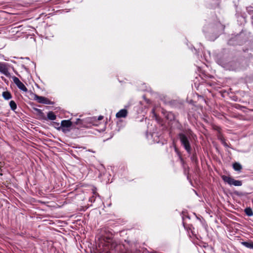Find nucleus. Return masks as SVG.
Here are the masks:
<instances>
[{"instance_id": "nucleus-1", "label": "nucleus", "mask_w": 253, "mask_h": 253, "mask_svg": "<svg viewBox=\"0 0 253 253\" xmlns=\"http://www.w3.org/2000/svg\"><path fill=\"white\" fill-rule=\"evenodd\" d=\"M177 128L180 130V132L178 134V137L181 145L189 154H191L192 153V147L190 141L192 138H194L196 135L191 129L186 127L184 128L181 125L178 126Z\"/></svg>"}, {"instance_id": "nucleus-2", "label": "nucleus", "mask_w": 253, "mask_h": 253, "mask_svg": "<svg viewBox=\"0 0 253 253\" xmlns=\"http://www.w3.org/2000/svg\"><path fill=\"white\" fill-rule=\"evenodd\" d=\"M222 178L225 182L228 183L230 185L241 186L242 185V181L235 180L233 178L230 176L223 175L222 176Z\"/></svg>"}, {"instance_id": "nucleus-3", "label": "nucleus", "mask_w": 253, "mask_h": 253, "mask_svg": "<svg viewBox=\"0 0 253 253\" xmlns=\"http://www.w3.org/2000/svg\"><path fill=\"white\" fill-rule=\"evenodd\" d=\"M72 126V122L70 120H63L61 122V129L66 133L70 131V127Z\"/></svg>"}, {"instance_id": "nucleus-4", "label": "nucleus", "mask_w": 253, "mask_h": 253, "mask_svg": "<svg viewBox=\"0 0 253 253\" xmlns=\"http://www.w3.org/2000/svg\"><path fill=\"white\" fill-rule=\"evenodd\" d=\"M34 99L37 100L39 103H42L44 104L53 105L54 102L49 100L48 98L43 97L39 96L36 94H34Z\"/></svg>"}, {"instance_id": "nucleus-5", "label": "nucleus", "mask_w": 253, "mask_h": 253, "mask_svg": "<svg viewBox=\"0 0 253 253\" xmlns=\"http://www.w3.org/2000/svg\"><path fill=\"white\" fill-rule=\"evenodd\" d=\"M12 80L14 84L17 85L19 89L24 92H27L28 89L18 78L14 76L12 77Z\"/></svg>"}, {"instance_id": "nucleus-6", "label": "nucleus", "mask_w": 253, "mask_h": 253, "mask_svg": "<svg viewBox=\"0 0 253 253\" xmlns=\"http://www.w3.org/2000/svg\"><path fill=\"white\" fill-rule=\"evenodd\" d=\"M127 115V111L125 109L120 110L116 115L117 118H125Z\"/></svg>"}, {"instance_id": "nucleus-7", "label": "nucleus", "mask_w": 253, "mask_h": 253, "mask_svg": "<svg viewBox=\"0 0 253 253\" xmlns=\"http://www.w3.org/2000/svg\"><path fill=\"white\" fill-rule=\"evenodd\" d=\"M34 110L37 112V114L39 116V118L40 119L46 120V118L42 110L37 108H34Z\"/></svg>"}, {"instance_id": "nucleus-8", "label": "nucleus", "mask_w": 253, "mask_h": 253, "mask_svg": "<svg viewBox=\"0 0 253 253\" xmlns=\"http://www.w3.org/2000/svg\"><path fill=\"white\" fill-rule=\"evenodd\" d=\"M46 120L54 121L56 119V116L52 111H49L47 114V117Z\"/></svg>"}, {"instance_id": "nucleus-9", "label": "nucleus", "mask_w": 253, "mask_h": 253, "mask_svg": "<svg viewBox=\"0 0 253 253\" xmlns=\"http://www.w3.org/2000/svg\"><path fill=\"white\" fill-rule=\"evenodd\" d=\"M242 245H243L245 247L253 250V242L252 241H249L248 242H242L241 243Z\"/></svg>"}, {"instance_id": "nucleus-10", "label": "nucleus", "mask_w": 253, "mask_h": 253, "mask_svg": "<svg viewBox=\"0 0 253 253\" xmlns=\"http://www.w3.org/2000/svg\"><path fill=\"white\" fill-rule=\"evenodd\" d=\"M233 168L235 171L240 172L242 169V166L240 163L235 162L233 164Z\"/></svg>"}, {"instance_id": "nucleus-11", "label": "nucleus", "mask_w": 253, "mask_h": 253, "mask_svg": "<svg viewBox=\"0 0 253 253\" xmlns=\"http://www.w3.org/2000/svg\"><path fill=\"white\" fill-rule=\"evenodd\" d=\"M217 138L225 147H228L227 143L225 142L224 138L223 137L222 134H221L220 132H219L218 134L217 135Z\"/></svg>"}, {"instance_id": "nucleus-12", "label": "nucleus", "mask_w": 253, "mask_h": 253, "mask_svg": "<svg viewBox=\"0 0 253 253\" xmlns=\"http://www.w3.org/2000/svg\"><path fill=\"white\" fill-rule=\"evenodd\" d=\"M2 96L5 100H9L12 98V95L9 91L3 92Z\"/></svg>"}, {"instance_id": "nucleus-13", "label": "nucleus", "mask_w": 253, "mask_h": 253, "mask_svg": "<svg viewBox=\"0 0 253 253\" xmlns=\"http://www.w3.org/2000/svg\"><path fill=\"white\" fill-rule=\"evenodd\" d=\"M175 115L174 114L171 112H168L167 115H166V118L168 120H169V121H172V120H174L175 119Z\"/></svg>"}, {"instance_id": "nucleus-14", "label": "nucleus", "mask_w": 253, "mask_h": 253, "mask_svg": "<svg viewBox=\"0 0 253 253\" xmlns=\"http://www.w3.org/2000/svg\"><path fill=\"white\" fill-rule=\"evenodd\" d=\"M190 159L192 162L195 163L196 165L198 164V160L196 152L192 154Z\"/></svg>"}, {"instance_id": "nucleus-15", "label": "nucleus", "mask_w": 253, "mask_h": 253, "mask_svg": "<svg viewBox=\"0 0 253 253\" xmlns=\"http://www.w3.org/2000/svg\"><path fill=\"white\" fill-rule=\"evenodd\" d=\"M245 213L249 216L253 215V211L251 208H247L244 210Z\"/></svg>"}, {"instance_id": "nucleus-16", "label": "nucleus", "mask_w": 253, "mask_h": 253, "mask_svg": "<svg viewBox=\"0 0 253 253\" xmlns=\"http://www.w3.org/2000/svg\"><path fill=\"white\" fill-rule=\"evenodd\" d=\"M9 106L12 111H15L17 108V105L14 101L11 100L9 102Z\"/></svg>"}, {"instance_id": "nucleus-17", "label": "nucleus", "mask_w": 253, "mask_h": 253, "mask_svg": "<svg viewBox=\"0 0 253 253\" xmlns=\"http://www.w3.org/2000/svg\"><path fill=\"white\" fill-rule=\"evenodd\" d=\"M0 71L5 75H7L8 73L7 69L3 65H0Z\"/></svg>"}, {"instance_id": "nucleus-18", "label": "nucleus", "mask_w": 253, "mask_h": 253, "mask_svg": "<svg viewBox=\"0 0 253 253\" xmlns=\"http://www.w3.org/2000/svg\"><path fill=\"white\" fill-rule=\"evenodd\" d=\"M246 9L248 13L250 15H252V18H253V7L251 6H248Z\"/></svg>"}, {"instance_id": "nucleus-19", "label": "nucleus", "mask_w": 253, "mask_h": 253, "mask_svg": "<svg viewBox=\"0 0 253 253\" xmlns=\"http://www.w3.org/2000/svg\"><path fill=\"white\" fill-rule=\"evenodd\" d=\"M53 126L56 128L57 129L60 130L61 129V125H60L59 123H56L53 122H52Z\"/></svg>"}, {"instance_id": "nucleus-20", "label": "nucleus", "mask_w": 253, "mask_h": 253, "mask_svg": "<svg viewBox=\"0 0 253 253\" xmlns=\"http://www.w3.org/2000/svg\"><path fill=\"white\" fill-rule=\"evenodd\" d=\"M76 125H80L82 124V120L80 119H77L76 122H75Z\"/></svg>"}, {"instance_id": "nucleus-21", "label": "nucleus", "mask_w": 253, "mask_h": 253, "mask_svg": "<svg viewBox=\"0 0 253 253\" xmlns=\"http://www.w3.org/2000/svg\"><path fill=\"white\" fill-rule=\"evenodd\" d=\"M103 117L102 116H100L98 117V120H101L103 119Z\"/></svg>"}, {"instance_id": "nucleus-22", "label": "nucleus", "mask_w": 253, "mask_h": 253, "mask_svg": "<svg viewBox=\"0 0 253 253\" xmlns=\"http://www.w3.org/2000/svg\"><path fill=\"white\" fill-rule=\"evenodd\" d=\"M175 150L176 152H177V149L176 148H175Z\"/></svg>"}]
</instances>
